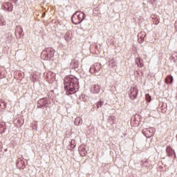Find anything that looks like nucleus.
Segmentation results:
<instances>
[{
	"instance_id": "obj_1",
	"label": "nucleus",
	"mask_w": 177,
	"mask_h": 177,
	"mask_svg": "<svg viewBox=\"0 0 177 177\" xmlns=\"http://www.w3.org/2000/svg\"><path fill=\"white\" fill-rule=\"evenodd\" d=\"M64 86L65 91H66V95H73L80 88L78 86V80L70 76L66 77L64 80Z\"/></svg>"
},
{
	"instance_id": "obj_2",
	"label": "nucleus",
	"mask_w": 177,
	"mask_h": 177,
	"mask_svg": "<svg viewBox=\"0 0 177 177\" xmlns=\"http://www.w3.org/2000/svg\"><path fill=\"white\" fill-rule=\"evenodd\" d=\"M85 13L84 12H78L77 11L75 13L73 14L72 16V21L73 24L77 25L82 23L85 19Z\"/></svg>"
},
{
	"instance_id": "obj_3",
	"label": "nucleus",
	"mask_w": 177,
	"mask_h": 177,
	"mask_svg": "<svg viewBox=\"0 0 177 177\" xmlns=\"http://www.w3.org/2000/svg\"><path fill=\"white\" fill-rule=\"evenodd\" d=\"M138 92L139 90L138 89V87H131L129 94L130 99H131L132 100H135V99L138 97Z\"/></svg>"
},
{
	"instance_id": "obj_4",
	"label": "nucleus",
	"mask_w": 177,
	"mask_h": 177,
	"mask_svg": "<svg viewBox=\"0 0 177 177\" xmlns=\"http://www.w3.org/2000/svg\"><path fill=\"white\" fill-rule=\"evenodd\" d=\"M49 104V100L48 98H41L38 101V109H42V107H46V105Z\"/></svg>"
},
{
	"instance_id": "obj_5",
	"label": "nucleus",
	"mask_w": 177,
	"mask_h": 177,
	"mask_svg": "<svg viewBox=\"0 0 177 177\" xmlns=\"http://www.w3.org/2000/svg\"><path fill=\"white\" fill-rule=\"evenodd\" d=\"M144 135L146 138H151L154 135V129H147L144 131Z\"/></svg>"
},
{
	"instance_id": "obj_6",
	"label": "nucleus",
	"mask_w": 177,
	"mask_h": 177,
	"mask_svg": "<svg viewBox=\"0 0 177 177\" xmlns=\"http://www.w3.org/2000/svg\"><path fill=\"white\" fill-rule=\"evenodd\" d=\"M79 152L82 157H85L86 154H88V152L86 151V149H85V146L82 145L79 147Z\"/></svg>"
},
{
	"instance_id": "obj_7",
	"label": "nucleus",
	"mask_w": 177,
	"mask_h": 177,
	"mask_svg": "<svg viewBox=\"0 0 177 177\" xmlns=\"http://www.w3.org/2000/svg\"><path fill=\"white\" fill-rule=\"evenodd\" d=\"M3 8L8 12H12L13 10V6L9 2L4 3Z\"/></svg>"
},
{
	"instance_id": "obj_8",
	"label": "nucleus",
	"mask_w": 177,
	"mask_h": 177,
	"mask_svg": "<svg viewBox=\"0 0 177 177\" xmlns=\"http://www.w3.org/2000/svg\"><path fill=\"white\" fill-rule=\"evenodd\" d=\"M92 93H99L100 92V86L97 84H95L91 87Z\"/></svg>"
},
{
	"instance_id": "obj_9",
	"label": "nucleus",
	"mask_w": 177,
	"mask_h": 177,
	"mask_svg": "<svg viewBox=\"0 0 177 177\" xmlns=\"http://www.w3.org/2000/svg\"><path fill=\"white\" fill-rule=\"evenodd\" d=\"M136 63L138 67H143V66H145V64H143V59H141L140 57H137L136 59Z\"/></svg>"
},
{
	"instance_id": "obj_10",
	"label": "nucleus",
	"mask_w": 177,
	"mask_h": 177,
	"mask_svg": "<svg viewBox=\"0 0 177 177\" xmlns=\"http://www.w3.org/2000/svg\"><path fill=\"white\" fill-rule=\"evenodd\" d=\"M166 152L167 153V156L169 157H171V156H173V154L175 153L174 151V149H172V148L171 147H167L166 149Z\"/></svg>"
},
{
	"instance_id": "obj_11",
	"label": "nucleus",
	"mask_w": 177,
	"mask_h": 177,
	"mask_svg": "<svg viewBox=\"0 0 177 177\" xmlns=\"http://www.w3.org/2000/svg\"><path fill=\"white\" fill-rule=\"evenodd\" d=\"M172 81H174V77L171 75H167L165 80V84H172Z\"/></svg>"
},
{
	"instance_id": "obj_12",
	"label": "nucleus",
	"mask_w": 177,
	"mask_h": 177,
	"mask_svg": "<svg viewBox=\"0 0 177 177\" xmlns=\"http://www.w3.org/2000/svg\"><path fill=\"white\" fill-rule=\"evenodd\" d=\"M79 63L78 61L73 60L71 63V68H78Z\"/></svg>"
},
{
	"instance_id": "obj_13",
	"label": "nucleus",
	"mask_w": 177,
	"mask_h": 177,
	"mask_svg": "<svg viewBox=\"0 0 177 177\" xmlns=\"http://www.w3.org/2000/svg\"><path fill=\"white\" fill-rule=\"evenodd\" d=\"M82 124V118L78 117L75 119V125H81Z\"/></svg>"
},
{
	"instance_id": "obj_14",
	"label": "nucleus",
	"mask_w": 177,
	"mask_h": 177,
	"mask_svg": "<svg viewBox=\"0 0 177 177\" xmlns=\"http://www.w3.org/2000/svg\"><path fill=\"white\" fill-rule=\"evenodd\" d=\"M6 130L5 125L0 124V133H3Z\"/></svg>"
},
{
	"instance_id": "obj_15",
	"label": "nucleus",
	"mask_w": 177,
	"mask_h": 177,
	"mask_svg": "<svg viewBox=\"0 0 177 177\" xmlns=\"http://www.w3.org/2000/svg\"><path fill=\"white\" fill-rule=\"evenodd\" d=\"M145 99H146L147 102H151V96H150L149 94L145 95Z\"/></svg>"
},
{
	"instance_id": "obj_16",
	"label": "nucleus",
	"mask_w": 177,
	"mask_h": 177,
	"mask_svg": "<svg viewBox=\"0 0 177 177\" xmlns=\"http://www.w3.org/2000/svg\"><path fill=\"white\" fill-rule=\"evenodd\" d=\"M6 21L3 18H0V26H5Z\"/></svg>"
},
{
	"instance_id": "obj_17",
	"label": "nucleus",
	"mask_w": 177,
	"mask_h": 177,
	"mask_svg": "<svg viewBox=\"0 0 177 177\" xmlns=\"http://www.w3.org/2000/svg\"><path fill=\"white\" fill-rule=\"evenodd\" d=\"M104 102H102V101H99L97 103V108L99 109V107H102V104H104Z\"/></svg>"
},
{
	"instance_id": "obj_18",
	"label": "nucleus",
	"mask_w": 177,
	"mask_h": 177,
	"mask_svg": "<svg viewBox=\"0 0 177 177\" xmlns=\"http://www.w3.org/2000/svg\"><path fill=\"white\" fill-rule=\"evenodd\" d=\"M109 118L114 121L115 120V116H110Z\"/></svg>"
},
{
	"instance_id": "obj_19",
	"label": "nucleus",
	"mask_w": 177,
	"mask_h": 177,
	"mask_svg": "<svg viewBox=\"0 0 177 177\" xmlns=\"http://www.w3.org/2000/svg\"><path fill=\"white\" fill-rule=\"evenodd\" d=\"M13 2H17V0H12Z\"/></svg>"
},
{
	"instance_id": "obj_20",
	"label": "nucleus",
	"mask_w": 177,
	"mask_h": 177,
	"mask_svg": "<svg viewBox=\"0 0 177 177\" xmlns=\"http://www.w3.org/2000/svg\"><path fill=\"white\" fill-rule=\"evenodd\" d=\"M3 106H4V107H6V104H3Z\"/></svg>"
},
{
	"instance_id": "obj_21",
	"label": "nucleus",
	"mask_w": 177,
	"mask_h": 177,
	"mask_svg": "<svg viewBox=\"0 0 177 177\" xmlns=\"http://www.w3.org/2000/svg\"><path fill=\"white\" fill-rule=\"evenodd\" d=\"M156 24H158V23H156Z\"/></svg>"
}]
</instances>
